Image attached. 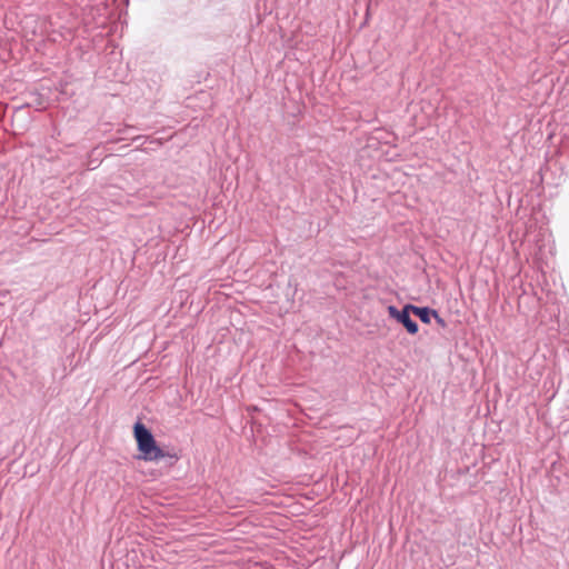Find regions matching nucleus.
<instances>
[{
    "label": "nucleus",
    "instance_id": "5",
    "mask_svg": "<svg viewBox=\"0 0 569 569\" xmlns=\"http://www.w3.org/2000/svg\"><path fill=\"white\" fill-rule=\"evenodd\" d=\"M432 317L437 320V322H438L440 326H442V327H445V326H446L445 320H443V319L438 315V312H437V311H432Z\"/></svg>",
    "mask_w": 569,
    "mask_h": 569
},
{
    "label": "nucleus",
    "instance_id": "4",
    "mask_svg": "<svg viewBox=\"0 0 569 569\" xmlns=\"http://www.w3.org/2000/svg\"><path fill=\"white\" fill-rule=\"evenodd\" d=\"M388 312L390 315V317H392L393 319L398 320L399 316L401 315V310H398L396 307L393 306H390L388 308Z\"/></svg>",
    "mask_w": 569,
    "mask_h": 569
},
{
    "label": "nucleus",
    "instance_id": "2",
    "mask_svg": "<svg viewBox=\"0 0 569 569\" xmlns=\"http://www.w3.org/2000/svg\"><path fill=\"white\" fill-rule=\"evenodd\" d=\"M411 307L412 305H407L397 321L401 322L409 333L415 335L418 332V325L409 316Z\"/></svg>",
    "mask_w": 569,
    "mask_h": 569
},
{
    "label": "nucleus",
    "instance_id": "3",
    "mask_svg": "<svg viewBox=\"0 0 569 569\" xmlns=\"http://www.w3.org/2000/svg\"><path fill=\"white\" fill-rule=\"evenodd\" d=\"M411 311L420 318V320L425 323H430V318L432 317V311L429 308H420L412 306Z\"/></svg>",
    "mask_w": 569,
    "mask_h": 569
},
{
    "label": "nucleus",
    "instance_id": "1",
    "mask_svg": "<svg viewBox=\"0 0 569 569\" xmlns=\"http://www.w3.org/2000/svg\"><path fill=\"white\" fill-rule=\"evenodd\" d=\"M134 439L139 451L138 458L144 461H158L170 457L177 459V456L164 452L156 442L152 433L141 422L133 427Z\"/></svg>",
    "mask_w": 569,
    "mask_h": 569
}]
</instances>
